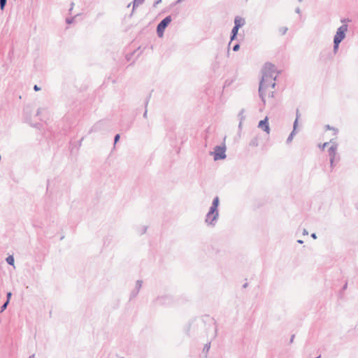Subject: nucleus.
Segmentation results:
<instances>
[{"instance_id": "7c9ffc66", "label": "nucleus", "mask_w": 358, "mask_h": 358, "mask_svg": "<svg viewBox=\"0 0 358 358\" xmlns=\"http://www.w3.org/2000/svg\"><path fill=\"white\" fill-rule=\"evenodd\" d=\"M347 287H348V282H346L345 283V285H343V290L346 289H347Z\"/></svg>"}, {"instance_id": "cd10ccee", "label": "nucleus", "mask_w": 358, "mask_h": 358, "mask_svg": "<svg viewBox=\"0 0 358 358\" xmlns=\"http://www.w3.org/2000/svg\"><path fill=\"white\" fill-rule=\"evenodd\" d=\"M162 0H157L154 3L153 6L155 7L157 5H158L159 3H161Z\"/></svg>"}, {"instance_id": "ddd939ff", "label": "nucleus", "mask_w": 358, "mask_h": 358, "mask_svg": "<svg viewBox=\"0 0 358 358\" xmlns=\"http://www.w3.org/2000/svg\"><path fill=\"white\" fill-rule=\"evenodd\" d=\"M142 284H143V281L142 280H137L136 282V287H135V289L136 290H138V291H140L141 287H142Z\"/></svg>"}, {"instance_id": "4be33fe9", "label": "nucleus", "mask_w": 358, "mask_h": 358, "mask_svg": "<svg viewBox=\"0 0 358 358\" xmlns=\"http://www.w3.org/2000/svg\"><path fill=\"white\" fill-rule=\"evenodd\" d=\"M239 48H240V45L237 43V44L234 45L233 50L234 51H238L239 50Z\"/></svg>"}, {"instance_id": "412c9836", "label": "nucleus", "mask_w": 358, "mask_h": 358, "mask_svg": "<svg viewBox=\"0 0 358 358\" xmlns=\"http://www.w3.org/2000/svg\"><path fill=\"white\" fill-rule=\"evenodd\" d=\"M250 145H252V146H257L258 145L257 140V139L252 140L251 142L250 143Z\"/></svg>"}, {"instance_id": "6e6552de", "label": "nucleus", "mask_w": 358, "mask_h": 358, "mask_svg": "<svg viewBox=\"0 0 358 358\" xmlns=\"http://www.w3.org/2000/svg\"><path fill=\"white\" fill-rule=\"evenodd\" d=\"M258 127L265 131L267 134L269 133L270 129L268 124V118L266 117L264 120H261L259 122Z\"/></svg>"}, {"instance_id": "9b49d317", "label": "nucleus", "mask_w": 358, "mask_h": 358, "mask_svg": "<svg viewBox=\"0 0 358 358\" xmlns=\"http://www.w3.org/2000/svg\"><path fill=\"white\" fill-rule=\"evenodd\" d=\"M238 29H239V28L236 27V26H234L233 27V29L231 30V38H230L231 41H234L236 38V37L237 36V34H238Z\"/></svg>"}, {"instance_id": "f8f14e48", "label": "nucleus", "mask_w": 358, "mask_h": 358, "mask_svg": "<svg viewBox=\"0 0 358 358\" xmlns=\"http://www.w3.org/2000/svg\"><path fill=\"white\" fill-rule=\"evenodd\" d=\"M6 262H7L9 265H13V264H14V257H13L12 255L8 256V257L6 259Z\"/></svg>"}, {"instance_id": "dca6fc26", "label": "nucleus", "mask_w": 358, "mask_h": 358, "mask_svg": "<svg viewBox=\"0 0 358 358\" xmlns=\"http://www.w3.org/2000/svg\"><path fill=\"white\" fill-rule=\"evenodd\" d=\"M143 1H144V0H134V8L136 6H138V5L141 4Z\"/></svg>"}, {"instance_id": "bb28decb", "label": "nucleus", "mask_w": 358, "mask_h": 358, "mask_svg": "<svg viewBox=\"0 0 358 358\" xmlns=\"http://www.w3.org/2000/svg\"><path fill=\"white\" fill-rule=\"evenodd\" d=\"M146 230H147V227H144L143 228V231H139L140 234H143L144 233H145Z\"/></svg>"}, {"instance_id": "5701e85b", "label": "nucleus", "mask_w": 358, "mask_h": 358, "mask_svg": "<svg viewBox=\"0 0 358 358\" xmlns=\"http://www.w3.org/2000/svg\"><path fill=\"white\" fill-rule=\"evenodd\" d=\"M327 128L328 129H333V130L334 131V134H336L338 133V129L331 128V127H330V126H329V125H327Z\"/></svg>"}, {"instance_id": "58836bf2", "label": "nucleus", "mask_w": 358, "mask_h": 358, "mask_svg": "<svg viewBox=\"0 0 358 358\" xmlns=\"http://www.w3.org/2000/svg\"><path fill=\"white\" fill-rule=\"evenodd\" d=\"M334 161H332V162L330 161V164H331V167L333 168L334 167Z\"/></svg>"}, {"instance_id": "a878e982", "label": "nucleus", "mask_w": 358, "mask_h": 358, "mask_svg": "<svg viewBox=\"0 0 358 358\" xmlns=\"http://www.w3.org/2000/svg\"><path fill=\"white\" fill-rule=\"evenodd\" d=\"M12 296V293L10 292H8L6 294L7 300L8 302L10 301V297Z\"/></svg>"}, {"instance_id": "f704fd0d", "label": "nucleus", "mask_w": 358, "mask_h": 358, "mask_svg": "<svg viewBox=\"0 0 358 358\" xmlns=\"http://www.w3.org/2000/svg\"><path fill=\"white\" fill-rule=\"evenodd\" d=\"M41 109L38 108V110H37L36 115H39L41 114Z\"/></svg>"}, {"instance_id": "2f4dec72", "label": "nucleus", "mask_w": 358, "mask_h": 358, "mask_svg": "<svg viewBox=\"0 0 358 358\" xmlns=\"http://www.w3.org/2000/svg\"><path fill=\"white\" fill-rule=\"evenodd\" d=\"M303 235H308V231L306 229H303Z\"/></svg>"}, {"instance_id": "473e14b6", "label": "nucleus", "mask_w": 358, "mask_h": 358, "mask_svg": "<svg viewBox=\"0 0 358 358\" xmlns=\"http://www.w3.org/2000/svg\"><path fill=\"white\" fill-rule=\"evenodd\" d=\"M311 237H312L313 238H314V239H316V238H317L316 234L313 233V234H311Z\"/></svg>"}, {"instance_id": "7ed1b4c3", "label": "nucleus", "mask_w": 358, "mask_h": 358, "mask_svg": "<svg viewBox=\"0 0 358 358\" xmlns=\"http://www.w3.org/2000/svg\"><path fill=\"white\" fill-rule=\"evenodd\" d=\"M226 147L224 145L220 146L217 145L214 148V151L210 152L211 155H213V158L215 161L219 159H224L227 157L225 154Z\"/></svg>"}, {"instance_id": "423d86ee", "label": "nucleus", "mask_w": 358, "mask_h": 358, "mask_svg": "<svg viewBox=\"0 0 358 358\" xmlns=\"http://www.w3.org/2000/svg\"><path fill=\"white\" fill-rule=\"evenodd\" d=\"M330 143H331V147L329 148V155L330 157V161L332 162V161H334L337 150V144L336 143H332L331 141Z\"/></svg>"}, {"instance_id": "de8ad7c7", "label": "nucleus", "mask_w": 358, "mask_h": 358, "mask_svg": "<svg viewBox=\"0 0 358 358\" xmlns=\"http://www.w3.org/2000/svg\"><path fill=\"white\" fill-rule=\"evenodd\" d=\"M297 1H299V2H301L303 0H297Z\"/></svg>"}, {"instance_id": "72a5a7b5", "label": "nucleus", "mask_w": 358, "mask_h": 358, "mask_svg": "<svg viewBox=\"0 0 358 358\" xmlns=\"http://www.w3.org/2000/svg\"><path fill=\"white\" fill-rule=\"evenodd\" d=\"M329 144V143H324L322 145V148L324 149L327 145Z\"/></svg>"}, {"instance_id": "37998d69", "label": "nucleus", "mask_w": 358, "mask_h": 358, "mask_svg": "<svg viewBox=\"0 0 358 358\" xmlns=\"http://www.w3.org/2000/svg\"><path fill=\"white\" fill-rule=\"evenodd\" d=\"M243 113V110H242L240 112V113H239V116H242Z\"/></svg>"}, {"instance_id": "f03ea898", "label": "nucleus", "mask_w": 358, "mask_h": 358, "mask_svg": "<svg viewBox=\"0 0 358 358\" xmlns=\"http://www.w3.org/2000/svg\"><path fill=\"white\" fill-rule=\"evenodd\" d=\"M220 199L218 196L213 199V203L205 218V222L207 225L214 227L219 217L218 206Z\"/></svg>"}, {"instance_id": "393cba45", "label": "nucleus", "mask_w": 358, "mask_h": 358, "mask_svg": "<svg viewBox=\"0 0 358 358\" xmlns=\"http://www.w3.org/2000/svg\"><path fill=\"white\" fill-rule=\"evenodd\" d=\"M120 139V134H116L114 138V142L116 143Z\"/></svg>"}, {"instance_id": "c03bdc74", "label": "nucleus", "mask_w": 358, "mask_h": 358, "mask_svg": "<svg viewBox=\"0 0 358 358\" xmlns=\"http://www.w3.org/2000/svg\"><path fill=\"white\" fill-rule=\"evenodd\" d=\"M241 124H242V122L241 121L240 123H239V127L241 126Z\"/></svg>"}, {"instance_id": "e433bc0d", "label": "nucleus", "mask_w": 358, "mask_h": 358, "mask_svg": "<svg viewBox=\"0 0 358 358\" xmlns=\"http://www.w3.org/2000/svg\"><path fill=\"white\" fill-rule=\"evenodd\" d=\"M147 113H148V111H147V110H145V112H144V113H143V117H147Z\"/></svg>"}, {"instance_id": "a19ab883", "label": "nucleus", "mask_w": 358, "mask_h": 358, "mask_svg": "<svg viewBox=\"0 0 358 358\" xmlns=\"http://www.w3.org/2000/svg\"><path fill=\"white\" fill-rule=\"evenodd\" d=\"M297 242H298L299 243H300V244L303 243V241H301V240H298V241H297Z\"/></svg>"}, {"instance_id": "39448f33", "label": "nucleus", "mask_w": 358, "mask_h": 358, "mask_svg": "<svg viewBox=\"0 0 358 358\" xmlns=\"http://www.w3.org/2000/svg\"><path fill=\"white\" fill-rule=\"evenodd\" d=\"M171 22V17L170 15L164 18L157 27V33L159 37H162L164 34V31L169 24Z\"/></svg>"}, {"instance_id": "f3484780", "label": "nucleus", "mask_w": 358, "mask_h": 358, "mask_svg": "<svg viewBox=\"0 0 358 358\" xmlns=\"http://www.w3.org/2000/svg\"><path fill=\"white\" fill-rule=\"evenodd\" d=\"M279 31L281 33L282 35H285L287 31V28L285 27H280L279 29Z\"/></svg>"}, {"instance_id": "a211bd4d", "label": "nucleus", "mask_w": 358, "mask_h": 358, "mask_svg": "<svg viewBox=\"0 0 358 358\" xmlns=\"http://www.w3.org/2000/svg\"><path fill=\"white\" fill-rule=\"evenodd\" d=\"M8 303H8V301H6V302H5V303L1 306V312H3V311H4V310L6 309V308H7V306H8Z\"/></svg>"}, {"instance_id": "c85d7f7f", "label": "nucleus", "mask_w": 358, "mask_h": 358, "mask_svg": "<svg viewBox=\"0 0 358 358\" xmlns=\"http://www.w3.org/2000/svg\"><path fill=\"white\" fill-rule=\"evenodd\" d=\"M34 90L35 91H39L41 90V88L39 87H38V85H35L34 87Z\"/></svg>"}, {"instance_id": "6ab92c4d", "label": "nucleus", "mask_w": 358, "mask_h": 358, "mask_svg": "<svg viewBox=\"0 0 358 358\" xmlns=\"http://www.w3.org/2000/svg\"><path fill=\"white\" fill-rule=\"evenodd\" d=\"M210 348V343H206L203 347V351L208 352Z\"/></svg>"}, {"instance_id": "20e7f679", "label": "nucleus", "mask_w": 358, "mask_h": 358, "mask_svg": "<svg viewBox=\"0 0 358 358\" xmlns=\"http://www.w3.org/2000/svg\"><path fill=\"white\" fill-rule=\"evenodd\" d=\"M348 24H342L337 29L336 33L334 37V41L341 42L346 36V32L348 31Z\"/></svg>"}, {"instance_id": "79ce46f5", "label": "nucleus", "mask_w": 358, "mask_h": 358, "mask_svg": "<svg viewBox=\"0 0 358 358\" xmlns=\"http://www.w3.org/2000/svg\"><path fill=\"white\" fill-rule=\"evenodd\" d=\"M28 358H35V355H32L29 356Z\"/></svg>"}, {"instance_id": "2eb2a0df", "label": "nucleus", "mask_w": 358, "mask_h": 358, "mask_svg": "<svg viewBox=\"0 0 358 358\" xmlns=\"http://www.w3.org/2000/svg\"><path fill=\"white\" fill-rule=\"evenodd\" d=\"M6 2L7 0H0V8L1 10L4 9Z\"/></svg>"}, {"instance_id": "1a4fd4ad", "label": "nucleus", "mask_w": 358, "mask_h": 358, "mask_svg": "<svg viewBox=\"0 0 358 358\" xmlns=\"http://www.w3.org/2000/svg\"><path fill=\"white\" fill-rule=\"evenodd\" d=\"M234 24H235L234 26L240 28L244 25L245 20L241 17L237 16L235 17Z\"/></svg>"}, {"instance_id": "0eeeda50", "label": "nucleus", "mask_w": 358, "mask_h": 358, "mask_svg": "<svg viewBox=\"0 0 358 358\" xmlns=\"http://www.w3.org/2000/svg\"><path fill=\"white\" fill-rule=\"evenodd\" d=\"M298 118H299V111L297 110L296 111V118L294 122L293 131L291 132V134H289V136H288V138L287 139V143H289L292 141L294 136L296 134V129L297 124H298Z\"/></svg>"}, {"instance_id": "b1692460", "label": "nucleus", "mask_w": 358, "mask_h": 358, "mask_svg": "<svg viewBox=\"0 0 358 358\" xmlns=\"http://www.w3.org/2000/svg\"><path fill=\"white\" fill-rule=\"evenodd\" d=\"M73 17L72 18H66V22L67 24H71L73 21Z\"/></svg>"}, {"instance_id": "c9c22d12", "label": "nucleus", "mask_w": 358, "mask_h": 358, "mask_svg": "<svg viewBox=\"0 0 358 358\" xmlns=\"http://www.w3.org/2000/svg\"><path fill=\"white\" fill-rule=\"evenodd\" d=\"M294 338V335H292L290 339V343H292Z\"/></svg>"}, {"instance_id": "a18cd8bd", "label": "nucleus", "mask_w": 358, "mask_h": 358, "mask_svg": "<svg viewBox=\"0 0 358 358\" xmlns=\"http://www.w3.org/2000/svg\"><path fill=\"white\" fill-rule=\"evenodd\" d=\"M345 20H341V22H345Z\"/></svg>"}, {"instance_id": "ea45409f", "label": "nucleus", "mask_w": 358, "mask_h": 358, "mask_svg": "<svg viewBox=\"0 0 358 358\" xmlns=\"http://www.w3.org/2000/svg\"><path fill=\"white\" fill-rule=\"evenodd\" d=\"M184 0H177L176 1V3H181L182 1H183Z\"/></svg>"}, {"instance_id": "f257e3e1", "label": "nucleus", "mask_w": 358, "mask_h": 358, "mask_svg": "<svg viewBox=\"0 0 358 358\" xmlns=\"http://www.w3.org/2000/svg\"><path fill=\"white\" fill-rule=\"evenodd\" d=\"M278 74V73L276 71L275 66L273 64L271 63L265 64L262 70V77L259 87V96L264 104H265L266 102V101H264V85L267 81L275 80Z\"/></svg>"}, {"instance_id": "4c0bfd02", "label": "nucleus", "mask_w": 358, "mask_h": 358, "mask_svg": "<svg viewBox=\"0 0 358 358\" xmlns=\"http://www.w3.org/2000/svg\"><path fill=\"white\" fill-rule=\"evenodd\" d=\"M296 13H300V8H297L296 9Z\"/></svg>"}, {"instance_id": "4468645a", "label": "nucleus", "mask_w": 358, "mask_h": 358, "mask_svg": "<svg viewBox=\"0 0 358 358\" xmlns=\"http://www.w3.org/2000/svg\"><path fill=\"white\" fill-rule=\"evenodd\" d=\"M340 43H341V42L334 41V52H337Z\"/></svg>"}, {"instance_id": "aec40b11", "label": "nucleus", "mask_w": 358, "mask_h": 358, "mask_svg": "<svg viewBox=\"0 0 358 358\" xmlns=\"http://www.w3.org/2000/svg\"><path fill=\"white\" fill-rule=\"evenodd\" d=\"M139 291L138 290H136L135 289L131 292V298H134L137 296V294H138Z\"/></svg>"}, {"instance_id": "49530a36", "label": "nucleus", "mask_w": 358, "mask_h": 358, "mask_svg": "<svg viewBox=\"0 0 358 358\" xmlns=\"http://www.w3.org/2000/svg\"><path fill=\"white\" fill-rule=\"evenodd\" d=\"M243 287H247V284H245V285H243Z\"/></svg>"}, {"instance_id": "9d476101", "label": "nucleus", "mask_w": 358, "mask_h": 358, "mask_svg": "<svg viewBox=\"0 0 358 358\" xmlns=\"http://www.w3.org/2000/svg\"><path fill=\"white\" fill-rule=\"evenodd\" d=\"M275 80H271V81H267L266 83V85H264V94H265V91L267 90V89L271 86L272 88H274L275 86V83H274ZM266 95H264L265 96Z\"/></svg>"}, {"instance_id": "c756f323", "label": "nucleus", "mask_w": 358, "mask_h": 358, "mask_svg": "<svg viewBox=\"0 0 358 358\" xmlns=\"http://www.w3.org/2000/svg\"><path fill=\"white\" fill-rule=\"evenodd\" d=\"M273 96H274V92H270L268 93V96H270V97H273Z\"/></svg>"}]
</instances>
